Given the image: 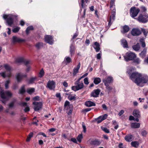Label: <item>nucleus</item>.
Here are the masks:
<instances>
[{"mask_svg": "<svg viewBox=\"0 0 148 148\" xmlns=\"http://www.w3.org/2000/svg\"><path fill=\"white\" fill-rule=\"evenodd\" d=\"M124 57L125 60L126 61L133 60L136 57V55L135 53L131 51H129L126 53Z\"/></svg>", "mask_w": 148, "mask_h": 148, "instance_id": "39448f33", "label": "nucleus"}, {"mask_svg": "<svg viewBox=\"0 0 148 148\" xmlns=\"http://www.w3.org/2000/svg\"><path fill=\"white\" fill-rule=\"evenodd\" d=\"M25 59L23 57H21L17 58L16 60V62L17 63L23 62Z\"/></svg>", "mask_w": 148, "mask_h": 148, "instance_id": "e433bc0d", "label": "nucleus"}, {"mask_svg": "<svg viewBox=\"0 0 148 148\" xmlns=\"http://www.w3.org/2000/svg\"><path fill=\"white\" fill-rule=\"evenodd\" d=\"M82 138L83 136L82 134H79L77 137V139L78 142L80 143Z\"/></svg>", "mask_w": 148, "mask_h": 148, "instance_id": "c03bdc74", "label": "nucleus"}, {"mask_svg": "<svg viewBox=\"0 0 148 148\" xmlns=\"http://www.w3.org/2000/svg\"><path fill=\"white\" fill-rule=\"evenodd\" d=\"M44 74V71L43 69H42L39 73V77H42Z\"/></svg>", "mask_w": 148, "mask_h": 148, "instance_id": "09e8293b", "label": "nucleus"}, {"mask_svg": "<svg viewBox=\"0 0 148 148\" xmlns=\"http://www.w3.org/2000/svg\"><path fill=\"white\" fill-rule=\"evenodd\" d=\"M108 117V115L107 114H105L99 116L96 119V121L97 124L101 123L103 120L106 119Z\"/></svg>", "mask_w": 148, "mask_h": 148, "instance_id": "dca6fc26", "label": "nucleus"}, {"mask_svg": "<svg viewBox=\"0 0 148 148\" xmlns=\"http://www.w3.org/2000/svg\"><path fill=\"white\" fill-rule=\"evenodd\" d=\"M130 78L137 85L142 87L143 84L148 82V77L137 72L133 73L130 75Z\"/></svg>", "mask_w": 148, "mask_h": 148, "instance_id": "f257e3e1", "label": "nucleus"}, {"mask_svg": "<svg viewBox=\"0 0 148 148\" xmlns=\"http://www.w3.org/2000/svg\"><path fill=\"white\" fill-rule=\"evenodd\" d=\"M25 91L24 87L22 86L19 90L20 93L21 94H23L24 93Z\"/></svg>", "mask_w": 148, "mask_h": 148, "instance_id": "8fccbe9b", "label": "nucleus"}, {"mask_svg": "<svg viewBox=\"0 0 148 148\" xmlns=\"http://www.w3.org/2000/svg\"><path fill=\"white\" fill-rule=\"evenodd\" d=\"M10 83V80H9L6 81L5 83V88L6 89L8 88V85Z\"/></svg>", "mask_w": 148, "mask_h": 148, "instance_id": "49530a36", "label": "nucleus"}, {"mask_svg": "<svg viewBox=\"0 0 148 148\" xmlns=\"http://www.w3.org/2000/svg\"><path fill=\"white\" fill-rule=\"evenodd\" d=\"M135 69L134 67H129L127 69V73L128 74H130L131 72L133 71Z\"/></svg>", "mask_w": 148, "mask_h": 148, "instance_id": "f704fd0d", "label": "nucleus"}, {"mask_svg": "<svg viewBox=\"0 0 148 148\" xmlns=\"http://www.w3.org/2000/svg\"><path fill=\"white\" fill-rule=\"evenodd\" d=\"M122 29V30H121V32L123 33H127L130 30V28L128 26L126 25L123 26Z\"/></svg>", "mask_w": 148, "mask_h": 148, "instance_id": "393cba45", "label": "nucleus"}, {"mask_svg": "<svg viewBox=\"0 0 148 148\" xmlns=\"http://www.w3.org/2000/svg\"><path fill=\"white\" fill-rule=\"evenodd\" d=\"M56 97L59 98V99L60 100L61 99L60 94V93H57L56 94Z\"/></svg>", "mask_w": 148, "mask_h": 148, "instance_id": "69168bd1", "label": "nucleus"}, {"mask_svg": "<svg viewBox=\"0 0 148 148\" xmlns=\"http://www.w3.org/2000/svg\"><path fill=\"white\" fill-rule=\"evenodd\" d=\"M140 10L139 8L135 7H132L130 9V16L133 18L136 17L140 12Z\"/></svg>", "mask_w": 148, "mask_h": 148, "instance_id": "6e6552de", "label": "nucleus"}, {"mask_svg": "<svg viewBox=\"0 0 148 148\" xmlns=\"http://www.w3.org/2000/svg\"><path fill=\"white\" fill-rule=\"evenodd\" d=\"M33 104L34 105V109L35 111L39 110L42 108V102H34Z\"/></svg>", "mask_w": 148, "mask_h": 148, "instance_id": "9b49d317", "label": "nucleus"}, {"mask_svg": "<svg viewBox=\"0 0 148 148\" xmlns=\"http://www.w3.org/2000/svg\"><path fill=\"white\" fill-rule=\"evenodd\" d=\"M75 84H77V85L73 86L71 88L72 89L75 91L82 89L84 86L83 83L82 82H75Z\"/></svg>", "mask_w": 148, "mask_h": 148, "instance_id": "9d476101", "label": "nucleus"}, {"mask_svg": "<svg viewBox=\"0 0 148 148\" xmlns=\"http://www.w3.org/2000/svg\"><path fill=\"white\" fill-rule=\"evenodd\" d=\"M131 127L132 128H138L140 127V124L139 123H132L131 124Z\"/></svg>", "mask_w": 148, "mask_h": 148, "instance_id": "c756f323", "label": "nucleus"}, {"mask_svg": "<svg viewBox=\"0 0 148 148\" xmlns=\"http://www.w3.org/2000/svg\"><path fill=\"white\" fill-rule=\"evenodd\" d=\"M100 92V90L99 89H97L94 90L91 93V96L94 97H98Z\"/></svg>", "mask_w": 148, "mask_h": 148, "instance_id": "aec40b11", "label": "nucleus"}, {"mask_svg": "<svg viewBox=\"0 0 148 148\" xmlns=\"http://www.w3.org/2000/svg\"><path fill=\"white\" fill-rule=\"evenodd\" d=\"M64 109L67 110L66 112L68 115L71 114L73 111V106L70 104V103L68 101H66L64 105Z\"/></svg>", "mask_w": 148, "mask_h": 148, "instance_id": "1a4fd4ad", "label": "nucleus"}, {"mask_svg": "<svg viewBox=\"0 0 148 148\" xmlns=\"http://www.w3.org/2000/svg\"><path fill=\"white\" fill-rule=\"evenodd\" d=\"M133 62L136 64H139L141 62V60L138 57H136L133 60Z\"/></svg>", "mask_w": 148, "mask_h": 148, "instance_id": "7c9ffc66", "label": "nucleus"}, {"mask_svg": "<svg viewBox=\"0 0 148 148\" xmlns=\"http://www.w3.org/2000/svg\"><path fill=\"white\" fill-rule=\"evenodd\" d=\"M82 126L83 128V131L84 133H85L86 132V126L83 124H82Z\"/></svg>", "mask_w": 148, "mask_h": 148, "instance_id": "4d7b16f0", "label": "nucleus"}, {"mask_svg": "<svg viewBox=\"0 0 148 148\" xmlns=\"http://www.w3.org/2000/svg\"><path fill=\"white\" fill-rule=\"evenodd\" d=\"M71 60L70 58L69 57L66 56L63 62L66 64H67L71 62Z\"/></svg>", "mask_w": 148, "mask_h": 148, "instance_id": "c85d7f7f", "label": "nucleus"}, {"mask_svg": "<svg viewBox=\"0 0 148 148\" xmlns=\"http://www.w3.org/2000/svg\"><path fill=\"white\" fill-rule=\"evenodd\" d=\"M142 32L145 36H146L147 35V34L148 33V31L147 30L145 29H143L142 30Z\"/></svg>", "mask_w": 148, "mask_h": 148, "instance_id": "5fc2aeb1", "label": "nucleus"}, {"mask_svg": "<svg viewBox=\"0 0 148 148\" xmlns=\"http://www.w3.org/2000/svg\"><path fill=\"white\" fill-rule=\"evenodd\" d=\"M75 49V46L73 44H72L70 47V52L72 55L74 53Z\"/></svg>", "mask_w": 148, "mask_h": 148, "instance_id": "473e14b6", "label": "nucleus"}, {"mask_svg": "<svg viewBox=\"0 0 148 148\" xmlns=\"http://www.w3.org/2000/svg\"><path fill=\"white\" fill-rule=\"evenodd\" d=\"M84 83L85 84L88 85L89 84L88 79L87 77L85 78L84 79Z\"/></svg>", "mask_w": 148, "mask_h": 148, "instance_id": "864d4df0", "label": "nucleus"}, {"mask_svg": "<svg viewBox=\"0 0 148 148\" xmlns=\"http://www.w3.org/2000/svg\"><path fill=\"white\" fill-rule=\"evenodd\" d=\"M20 28L18 27H16L12 30L13 32L16 33L18 32Z\"/></svg>", "mask_w": 148, "mask_h": 148, "instance_id": "79ce46f5", "label": "nucleus"}, {"mask_svg": "<svg viewBox=\"0 0 148 148\" xmlns=\"http://www.w3.org/2000/svg\"><path fill=\"white\" fill-rule=\"evenodd\" d=\"M45 41L46 42L50 45H52L53 43L54 40L53 37L50 35H46L45 37Z\"/></svg>", "mask_w": 148, "mask_h": 148, "instance_id": "f8f14e48", "label": "nucleus"}, {"mask_svg": "<svg viewBox=\"0 0 148 148\" xmlns=\"http://www.w3.org/2000/svg\"><path fill=\"white\" fill-rule=\"evenodd\" d=\"M119 148H125V147L123 146V144L121 143H119Z\"/></svg>", "mask_w": 148, "mask_h": 148, "instance_id": "e2e57ef3", "label": "nucleus"}, {"mask_svg": "<svg viewBox=\"0 0 148 148\" xmlns=\"http://www.w3.org/2000/svg\"><path fill=\"white\" fill-rule=\"evenodd\" d=\"M131 144L132 146L135 147H137L139 143L138 142L136 141H132L131 142Z\"/></svg>", "mask_w": 148, "mask_h": 148, "instance_id": "c9c22d12", "label": "nucleus"}, {"mask_svg": "<svg viewBox=\"0 0 148 148\" xmlns=\"http://www.w3.org/2000/svg\"><path fill=\"white\" fill-rule=\"evenodd\" d=\"M12 93L9 90L4 91L3 90H0V101L5 104L6 101L12 96Z\"/></svg>", "mask_w": 148, "mask_h": 148, "instance_id": "f03ea898", "label": "nucleus"}, {"mask_svg": "<svg viewBox=\"0 0 148 148\" xmlns=\"http://www.w3.org/2000/svg\"><path fill=\"white\" fill-rule=\"evenodd\" d=\"M131 33L132 35L133 36H138L141 33L140 30L137 28L133 29Z\"/></svg>", "mask_w": 148, "mask_h": 148, "instance_id": "6ab92c4d", "label": "nucleus"}, {"mask_svg": "<svg viewBox=\"0 0 148 148\" xmlns=\"http://www.w3.org/2000/svg\"><path fill=\"white\" fill-rule=\"evenodd\" d=\"M106 86V88L107 89L108 91L109 92H110L111 91L112 89V88L110 86H109V85Z\"/></svg>", "mask_w": 148, "mask_h": 148, "instance_id": "6e6d98bb", "label": "nucleus"}, {"mask_svg": "<svg viewBox=\"0 0 148 148\" xmlns=\"http://www.w3.org/2000/svg\"><path fill=\"white\" fill-rule=\"evenodd\" d=\"M34 88H31L27 89V92L29 94H31L34 92Z\"/></svg>", "mask_w": 148, "mask_h": 148, "instance_id": "37998d69", "label": "nucleus"}, {"mask_svg": "<svg viewBox=\"0 0 148 148\" xmlns=\"http://www.w3.org/2000/svg\"><path fill=\"white\" fill-rule=\"evenodd\" d=\"M23 62L27 66H28V65L30 63V61L29 60H26L24 59Z\"/></svg>", "mask_w": 148, "mask_h": 148, "instance_id": "603ef678", "label": "nucleus"}, {"mask_svg": "<svg viewBox=\"0 0 148 148\" xmlns=\"http://www.w3.org/2000/svg\"><path fill=\"white\" fill-rule=\"evenodd\" d=\"M19 105L25 107V106H27V103L26 102H20L19 103Z\"/></svg>", "mask_w": 148, "mask_h": 148, "instance_id": "3c124183", "label": "nucleus"}, {"mask_svg": "<svg viewBox=\"0 0 148 148\" xmlns=\"http://www.w3.org/2000/svg\"><path fill=\"white\" fill-rule=\"evenodd\" d=\"M88 0H81V5L82 8H84V3H87Z\"/></svg>", "mask_w": 148, "mask_h": 148, "instance_id": "a18cd8bd", "label": "nucleus"}, {"mask_svg": "<svg viewBox=\"0 0 148 148\" xmlns=\"http://www.w3.org/2000/svg\"><path fill=\"white\" fill-rule=\"evenodd\" d=\"M124 113L123 110H121L118 114V115L120 116L123 114Z\"/></svg>", "mask_w": 148, "mask_h": 148, "instance_id": "774afa93", "label": "nucleus"}, {"mask_svg": "<svg viewBox=\"0 0 148 148\" xmlns=\"http://www.w3.org/2000/svg\"><path fill=\"white\" fill-rule=\"evenodd\" d=\"M36 79V77L31 78L29 80L28 83L29 84H32L33 83Z\"/></svg>", "mask_w": 148, "mask_h": 148, "instance_id": "a19ab883", "label": "nucleus"}, {"mask_svg": "<svg viewBox=\"0 0 148 148\" xmlns=\"http://www.w3.org/2000/svg\"><path fill=\"white\" fill-rule=\"evenodd\" d=\"M136 19L140 23H146L148 21V14L146 13L144 15L140 14Z\"/></svg>", "mask_w": 148, "mask_h": 148, "instance_id": "0eeeda50", "label": "nucleus"}, {"mask_svg": "<svg viewBox=\"0 0 148 148\" xmlns=\"http://www.w3.org/2000/svg\"><path fill=\"white\" fill-rule=\"evenodd\" d=\"M113 78L112 77L109 76L106 79H104L103 80V82L106 86H108L113 82Z\"/></svg>", "mask_w": 148, "mask_h": 148, "instance_id": "4468645a", "label": "nucleus"}, {"mask_svg": "<svg viewBox=\"0 0 148 148\" xmlns=\"http://www.w3.org/2000/svg\"><path fill=\"white\" fill-rule=\"evenodd\" d=\"M33 99L34 101L39 100V97L38 96H36L33 98Z\"/></svg>", "mask_w": 148, "mask_h": 148, "instance_id": "bf43d9fd", "label": "nucleus"}, {"mask_svg": "<svg viewBox=\"0 0 148 148\" xmlns=\"http://www.w3.org/2000/svg\"><path fill=\"white\" fill-rule=\"evenodd\" d=\"M101 129L102 130L104 131L105 132L108 133H109V131L108 129L106 127H101Z\"/></svg>", "mask_w": 148, "mask_h": 148, "instance_id": "de8ad7c7", "label": "nucleus"}, {"mask_svg": "<svg viewBox=\"0 0 148 148\" xmlns=\"http://www.w3.org/2000/svg\"><path fill=\"white\" fill-rule=\"evenodd\" d=\"M71 140L74 143H76L77 142L76 139L75 138H72L71 139Z\"/></svg>", "mask_w": 148, "mask_h": 148, "instance_id": "338daca9", "label": "nucleus"}, {"mask_svg": "<svg viewBox=\"0 0 148 148\" xmlns=\"http://www.w3.org/2000/svg\"><path fill=\"white\" fill-rule=\"evenodd\" d=\"M55 82L53 80L49 81L47 83V87L50 90H54L55 87Z\"/></svg>", "mask_w": 148, "mask_h": 148, "instance_id": "2eb2a0df", "label": "nucleus"}, {"mask_svg": "<svg viewBox=\"0 0 148 148\" xmlns=\"http://www.w3.org/2000/svg\"><path fill=\"white\" fill-rule=\"evenodd\" d=\"M115 0H111L110 7L111 8H113L112 12V15L110 17V19L108 23V25L110 26L112 24V22L114 21L115 19L116 9L115 8V5H114Z\"/></svg>", "mask_w": 148, "mask_h": 148, "instance_id": "7ed1b4c3", "label": "nucleus"}, {"mask_svg": "<svg viewBox=\"0 0 148 148\" xmlns=\"http://www.w3.org/2000/svg\"><path fill=\"white\" fill-rule=\"evenodd\" d=\"M121 44L123 47L127 48L128 45L127 40L124 39H123L121 40Z\"/></svg>", "mask_w": 148, "mask_h": 148, "instance_id": "5701e85b", "label": "nucleus"}, {"mask_svg": "<svg viewBox=\"0 0 148 148\" xmlns=\"http://www.w3.org/2000/svg\"><path fill=\"white\" fill-rule=\"evenodd\" d=\"M133 114L136 117L139 118L140 117V112L138 110L135 109L134 110Z\"/></svg>", "mask_w": 148, "mask_h": 148, "instance_id": "b1692460", "label": "nucleus"}, {"mask_svg": "<svg viewBox=\"0 0 148 148\" xmlns=\"http://www.w3.org/2000/svg\"><path fill=\"white\" fill-rule=\"evenodd\" d=\"M3 17L6 20L8 25L11 26L13 24L14 19L15 17V16L11 14H4Z\"/></svg>", "mask_w": 148, "mask_h": 148, "instance_id": "20e7f679", "label": "nucleus"}, {"mask_svg": "<svg viewBox=\"0 0 148 148\" xmlns=\"http://www.w3.org/2000/svg\"><path fill=\"white\" fill-rule=\"evenodd\" d=\"M30 110L29 108V106H27L26 107L24 110V111L25 112H26L29 111Z\"/></svg>", "mask_w": 148, "mask_h": 148, "instance_id": "13d9d810", "label": "nucleus"}, {"mask_svg": "<svg viewBox=\"0 0 148 148\" xmlns=\"http://www.w3.org/2000/svg\"><path fill=\"white\" fill-rule=\"evenodd\" d=\"M134 138V136L132 135L129 134L125 137V139L127 141L130 142L133 140Z\"/></svg>", "mask_w": 148, "mask_h": 148, "instance_id": "412c9836", "label": "nucleus"}, {"mask_svg": "<svg viewBox=\"0 0 148 148\" xmlns=\"http://www.w3.org/2000/svg\"><path fill=\"white\" fill-rule=\"evenodd\" d=\"M147 134V132L145 131H143L142 132V135L143 136H145Z\"/></svg>", "mask_w": 148, "mask_h": 148, "instance_id": "0e129e2a", "label": "nucleus"}, {"mask_svg": "<svg viewBox=\"0 0 148 148\" xmlns=\"http://www.w3.org/2000/svg\"><path fill=\"white\" fill-rule=\"evenodd\" d=\"M27 75L26 74H23L21 73H19L16 75V78L18 82L21 81L22 79L25 77H26Z\"/></svg>", "mask_w": 148, "mask_h": 148, "instance_id": "a211bd4d", "label": "nucleus"}, {"mask_svg": "<svg viewBox=\"0 0 148 148\" xmlns=\"http://www.w3.org/2000/svg\"><path fill=\"white\" fill-rule=\"evenodd\" d=\"M85 105L88 107L95 106V103L90 101L86 102L85 103Z\"/></svg>", "mask_w": 148, "mask_h": 148, "instance_id": "bb28decb", "label": "nucleus"}, {"mask_svg": "<svg viewBox=\"0 0 148 148\" xmlns=\"http://www.w3.org/2000/svg\"><path fill=\"white\" fill-rule=\"evenodd\" d=\"M25 41V39L20 38L16 36H13L12 39V42L14 44L17 42H21Z\"/></svg>", "mask_w": 148, "mask_h": 148, "instance_id": "ddd939ff", "label": "nucleus"}, {"mask_svg": "<svg viewBox=\"0 0 148 148\" xmlns=\"http://www.w3.org/2000/svg\"><path fill=\"white\" fill-rule=\"evenodd\" d=\"M33 29V27L32 26H30L27 27V28L26 32L27 34H28L29 33V31L30 30H32Z\"/></svg>", "mask_w": 148, "mask_h": 148, "instance_id": "58836bf2", "label": "nucleus"}, {"mask_svg": "<svg viewBox=\"0 0 148 148\" xmlns=\"http://www.w3.org/2000/svg\"><path fill=\"white\" fill-rule=\"evenodd\" d=\"M101 57V54L99 53L97 54V58L98 59H100Z\"/></svg>", "mask_w": 148, "mask_h": 148, "instance_id": "052dcab7", "label": "nucleus"}, {"mask_svg": "<svg viewBox=\"0 0 148 148\" xmlns=\"http://www.w3.org/2000/svg\"><path fill=\"white\" fill-rule=\"evenodd\" d=\"M101 82V80L100 78L97 77L94 79V83L96 84H97Z\"/></svg>", "mask_w": 148, "mask_h": 148, "instance_id": "72a5a7b5", "label": "nucleus"}, {"mask_svg": "<svg viewBox=\"0 0 148 148\" xmlns=\"http://www.w3.org/2000/svg\"><path fill=\"white\" fill-rule=\"evenodd\" d=\"M81 64L80 62H79L76 67L75 68L73 71V75H75L78 72V71L80 68Z\"/></svg>", "mask_w": 148, "mask_h": 148, "instance_id": "4be33fe9", "label": "nucleus"}, {"mask_svg": "<svg viewBox=\"0 0 148 148\" xmlns=\"http://www.w3.org/2000/svg\"><path fill=\"white\" fill-rule=\"evenodd\" d=\"M147 53V51L145 49H144L139 54V56L142 58H144L145 56Z\"/></svg>", "mask_w": 148, "mask_h": 148, "instance_id": "a878e982", "label": "nucleus"}, {"mask_svg": "<svg viewBox=\"0 0 148 148\" xmlns=\"http://www.w3.org/2000/svg\"><path fill=\"white\" fill-rule=\"evenodd\" d=\"M43 46V44L42 42H38L36 45V47L38 49H40Z\"/></svg>", "mask_w": 148, "mask_h": 148, "instance_id": "ea45409f", "label": "nucleus"}, {"mask_svg": "<svg viewBox=\"0 0 148 148\" xmlns=\"http://www.w3.org/2000/svg\"><path fill=\"white\" fill-rule=\"evenodd\" d=\"M33 133L32 132L30 133L27 137L26 141L29 142L31 138L33 137Z\"/></svg>", "mask_w": 148, "mask_h": 148, "instance_id": "4c0bfd02", "label": "nucleus"}, {"mask_svg": "<svg viewBox=\"0 0 148 148\" xmlns=\"http://www.w3.org/2000/svg\"><path fill=\"white\" fill-rule=\"evenodd\" d=\"M4 67L6 70V71L1 73V76L4 77H10L11 75V67L8 64H5Z\"/></svg>", "mask_w": 148, "mask_h": 148, "instance_id": "423d86ee", "label": "nucleus"}, {"mask_svg": "<svg viewBox=\"0 0 148 148\" xmlns=\"http://www.w3.org/2000/svg\"><path fill=\"white\" fill-rule=\"evenodd\" d=\"M93 47L95 49L97 52H99L100 49L99 43L97 42H95L94 46H93Z\"/></svg>", "mask_w": 148, "mask_h": 148, "instance_id": "cd10ccee", "label": "nucleus"}, {"mask_svg": "<svg viewBox=\"0 0 148 148\" xmlns=\"http://www.w3.org/2000/svg\"><path fill=\"white\" fill-rule=\"evenodd\" d=\"M88 143L91 145L96 146L100 145L101 143L98 140H92L90 139L88 141Z\"/></svg>", "mask_w": 148, "mask_h": 148, "instance_id": "f3484780", "label": "nucleus"}, {"mask_svg": "<svg viewBox=\"0 0 148 148\" xmlns=\"http://www.w3.org/2000/svg\"><path fill=\"white\" fill-rule=\"evenodd\" d=\"M132 48L135 51H138L140 48L139 44L138 43L136 45L133 46Z\"/></svg>", "mask_w": 148, "mask_h": 148, "instance_id": "2f4dec72", "label": "nucleus"}, {"mask_svg": "<svg viewBox=\"0 0 148 148\" xmlns=\"http://www.w3.org/2000/svg\"><path fill=\"white\" fill-rule=\"evenodd\" d=\"M7 29L8 30L7 33L8 35H10L11 34V29L9 28H8Z\"/></svg>", "mask_w": 148, "mask_h": 148, "instance_id": "680f3d73", "label": "nucleus"}]
</instances>
